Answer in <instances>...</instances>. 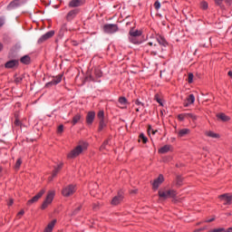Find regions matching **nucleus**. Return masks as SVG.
Returning <instances> with one entry per match:
<instances>
[{"label":"nucleus","mask_w":232,"mask_h":232,"mask_svg":"<svg viewBox=\"0 0 232 232\" xmlns=\"http://www.w3.org/2000/svg\"><path fill=\"white\" fill-rule=\"evenodd\" d=\"M177 185L182 186V177H180V176L177 177Z\"/></svg>","instance_id":"obj_38"},{"label":"nucleus","mask_w":232,"mask_h":232,"mask_svg":"<svg viewBox=\"0 0 232 232\" xmlns=\"http://www.w3.org/2000/svg\"><path fill=\"white\" fill-rule=\"evenodd\" d=\"M23 215H24V210L18 212L17 217H23Z\"/></svg>","instance_id":"obj_47"},{"label":"nucleus","mask_w":232,"mask_h":232,"mask_svg":"<svg viewBox=\"0 0 232 232\" xmlns=\"http://www.w3.org/2000/svg\"><path fill=\"white\" fill-rule=\"evenodd\" d=\"M225 232H232V227L227 228V230H225Z\"/></svg>","instance_id":"obj_54"},{"label":"nucleus","mask_w":232,"mask_h":232,"mask_svg":"<svg viewBox=\"0 0 232 232\" xmlns=\"http://www.w3.org/2000/svg\"><path fill=\"white\" fill-rule=\"evenodd\" d=\"M140 139L142 140L143 144H146L148 142V138L144 135V133L140 134Z\"/></svg>","instance_id":"obj_30"},{"label":"nucleus","mask_w":232,"mask_h":232,"mask_svg":"<svg viewBox=\"0 0 232 232\" xmlns=\"http://www.w3.org/2000/svg\"><path fill=\"white\" fill-rule=\"evenodd\" d=\"M159 197L163 200H166V198H174V197H177V192L173 189L159 190Z\"/></svg>","instance_id":"obj_2"},{"label":"nucleus","mask_w":232,"mask_h":232,"mask_svg":"<svg viewBox=\"0 0 232 232\" xmlns=\"http://www.w3.org/2000/svg\"><path fill=\"white\" fill-rule=\"evenodd\" d=\"M31 61L32 59L29 55H24L20 59V63H22V64H30Z\"/></svg>","instance_id":"obj_22"},{"label":"nucleus","mask_w":232,"mask_h":232,"mask_svg":"<svg viewBox=\"0 0 232 232\" xmlns=\"http://www.w3.org/2000/svg\"><path fill=\"white\" fill-rule=\"evenodd\" d=\"M216 5L218 6H222V3H224V0H215Z\"/></svg>","instance_id":"obj_41"},{"label":"nucleus","mask_w":232,"mask_h":232,"mask_svg":"<svg viewBox=\"0 0 232 232\" xmlns=\"http://www.w3.org/2000/svg\"><path fill=\"white\" fill-rule=\"evenodd\" d=\"M157 53H158L157 50L151 52V55H157Z\"/></svg>","instance_id":"obj_52"},{"label":"nucleus","mask_w":232,"mask_h":232,"mask_svg":"<svg viewBox=\"0 0 232 232\" xmlns=\"http://www.w3.org/2000/svg\"><path fill=\"white\" fill-rule=\"evenodd\" d=\"M87 81H94L93 77H92V75H90L89 77L86 78Z\"/></svg>","instance_id":"obj_51"},{"label":"nucleus","mask_w":232,"mask_h":232,"mask_svg":"<svg viewBox=\"0 0 232 232\" xmlns=\"http://www.w3.org/2000/svg\"><path fill=\"white\" fill-rule=\"evenodd\" d=\"M200 7L202 8V10H208V2L206 1L201 2Z\"/></svg>","instance_id":"obj_33"},{"label":"nucleus","mask_w":232,"mask_h":232,"mask_svg":"<svg viewBox=\"0 0 232 232\" xmlns=\"http://www.w3.org/2000/svg\"><path fill=\"white\" fill-rule=\"evenodd\" d=\"M122 195L119 194L118 196L114 197L111 202L112 206H118V204H121L122 202Z\"/></svg>","instance_id":"obj_15"},{"label":"nucleus","mask_w":232,"mask_h":232,"mask_svg":"<svg viewBox=\"0 0 232 232\" xmlns=\"http://www.w3.org/2000/svg\"><path fill=\"white\" fill-rule=\"evenodd\" d=\"M77 191V187L75 185H68L62 190V195L63 197H72L73 193Z\"/></svg>","instance_id":"obj_4"},{"label":"nucleus","mask_w":232,"mask_h":232,"mask_svg":"<svg viewBox=\"0 0 232 232\" xmlns=\"http://www.w3.org/2000/svg\"><path fill=\"white\" fill-rule=\"evenodd\" d=\"M129 41L130 43H132V44H140V41H139L137 36L129 34Z\"/></svg>","instance_id":"obj_23"},{"label":"nucleus","mask_w":232,"mask_h":232,"mask_svg":"<svg viewBox=\"0 0 232 232\" xmlns=\"http://www.w3.org/2000/svg\"><path fill=\"white\" fill-rule=\"evenodd\" d=\"M188 118V113H183V114H179L178 116V119H179V121H184V119Z\"/></svg>","instance_id":"obj_35"},{"label":"nucleus","mask_w":232,"mask_h":232,"mask_svg":"<svg viewBox=\"0 0 232 232\" xmlns=\"http://www.w3.org/2000/svg\"><path fill=\"white\" fill-rule=\"evenodd\" d=\"M59 83V81L58 80H54V81H52L48 83H46V87L48 88L49 86H53V84H58Z\"/></svg>","instance_id":"obj_34"},{"label":"nucleus","mask_w":232,"mask_h":232,"mask_svg":"<svg viewBox=\"0 0 232 232\" xmlns=\"http://www.w3.org/2000/svg\"><path fill=\"white\" fill-rule=\"evenodd\" d=\"M135 104H137L138 106H143L144 104L142 103V102H140L139 100H137L136 102H135Z\"/></svg>","instance_id":"obj_48"},{"label":"nucleus","mask_w":232,"mask_h":232,"mask_svg":"<svg viewBox=\"0 0 232 232\" xmlns=\"http://www.w3.org/2000/svg\"><path fill=\"white\" fill-rule=\"evenodd\" d=\"M81 114L77 113L73 118H72V123L73 124V126H75V124H77V122H79L81 121Z\"/></svg>","instance_id":"obj_26"},{"label":"nucleus","mask_w":232,"mask_h":232,"mask_svg":"<svg viewBox=\"0 0 232 232\" xmlns=\"http://www.w3.org/2000/svg\"><path fill=\"white\" fill-rule=\"evenodd\" d=\"M61 79H63V75L59 76V81L61 82Z\"/></svg>","instance_id":"obj_60"},{"label":"nucleus","mask_w":232,"mask_h":232,"mask_svg":"<svg viewBox=\"0 0 232 232\" xmlns=\"http://www.w3.org/2000/svg\"><path fill=\"white\" fill-rule=\"evenodd\" d=\"M213 220H215V218L208 219L207 222H213Z\"/></svg>","instance_id":"obj_57"},{"label":"nucleus","mask_w":232,"mask_h":232,"mask_svg":"<svg viewBox=\"0 0 232 232\" xmlns=\"http://www.w3.org/2000/svg\"><path fill=\"white\" fill-rule=\"evenodd\" d=\"M23 81V78H15V82H21Z\"/></svg>","instance_id":"obj_50"},{"label":"nucleus","mask_w":232,"mask_h":232,"mask_svg":"<svg viewBox=\"0 0 232 232\" xmlns=\"http://www.w3.org/2000/svg\"><path fill=\"white\" fill-rule=\"evenodd\" d=\"M119 31V27L115 24H107L103 25V32L105 34H115Z\"/></svg>","instance_id":"obj_6"},{"label":"nucleus","mask_w":232,"mask_h":232,"mask_svg":"<svg viewBox=\"0 0 232 232\" xmlns=\"http://www.w3.org/2000/svg\"><path fill=\"white\" fill-rule=\"evenodd\" d=\"M64 127L63 125H59V133H63Z\"/></svg>","instance_id":"obj_45"},{"label":"nucleus","mask_w":232,"mask_h":232,"mask_svg":"<svg viewBox=\"0 0 232 232\" xmlns=\"http://www.w3.org/2000/svg\"><path fill=\"white\" fill-rule=\"evenodd\" d=\"M193 102H195V95L189 94L184 103V106L188 108V106H189V104H193Z\"/></svg>","instance_id":"obj_16"},{"label":"nucleus","mask_w":232,"mask_h":232,"mask_svg":"<svg viewBox=\"0 0 232 232\" xmlns=\"http://www.w3.org/2000/svg\"><path fill=\"white\" fill-rule=\"evenodd\" d=\"M228 75L232 78V71L228 72Z\"/></svg>","instance_id":"obj_56"},{"label":"nucleus","mask_w":232,"mask_h":232,"mask_svg":"<svg viewBox=\"0 0 232 232\" xmlns=\"http://www.w3.org/2000/svg\"><path fill=\"white\" fill-rule=\"evenodd\" d=\"M97 208H98V205H97V204H94V205H93V209H97Z\"/></svg>","instance_id":"obj_55"},{"label":"nucleus","mask_w":232,"mask_h":232,"mask_svg":"<svg viewBox=\"0 0 232 232\" xmlns=\"http://www.w3.org/2000/svg\"><path fill=\"white\" fill-rule=\"evenodd\" d=\"M217 117L223 122H227V121H229V116L226 115L225 113H218L217 114Z\"/></svg>","instance_id":"obj_21"},{"label":"nucleus","mask_w":232,"mask_h":232,"mask_svg":"<svg viewBox=\"0 0 232 232\" xmlns=\"http://www.w3.org/2000/svg\"><path fill=\"white\" fill-rule=\"evenodd\" d=\"M53 197H55V192H53V190L49 191L45 200L42 204V209H46L48 206L52 204V201L53 200Z\"/></svg>","instance_id":"obj_5"},{"label":"nucleus","mask_w":232,"mask_h":232,"mask_svg":"<svg viewBox=\"0 0 232 232\" xmlns=\"http://www.w3.org/2000/svg\"><path fill=\"white\" fill-rule=\"evenodd\" d=\"M82 3H83L82 0H72L69 3V6L71 8H77V6H82Z\"/></svg>","instance_id":"obj_14"},{"label":"nucleus","mask_w":232,"mask_h":232,"mask_svg":"<svg viewBox=\"0 0 232 232\" xmlns=\"http://www.w3.org/2000/svg\"><path fill=\"white\" fill-rule=\"evenodd\" d=\"M5 24V17H0V28Z\"/></svg>","instance_id":"obj_42"},{"label":"nucleus","mask_w":232,"mask_h":232,"mask_svg":"<svg viewBox=\"0 0 232 232\" xmlns=\"http://www.w3.org/2000/svg\"><path fill=\"white\" fill-rule=\"evenodd\" d=\"M104 128H106V120H103V121L102 120L99 122L98 131H102Z\"/></svg>","instance_id":"obj_24"},{"label":"nucleus","mask_w":232,"mask_h":232,"mask_svg":"<svg viewBox=\"0 0 232 232\" xmlns=\"http://www.w3.org/2000/svg\"><path fill=\"white\" fill-rule=\"evenodd\" d=\"M110 145V140H106L103 144L101 146V150H107V146Z\"/></svg>","instance_id":"obj_31"},{"label":"nucleus","mask_w":232,"mask_h":232,"mask_svg":"<svg viewBox=\"0 0 232 232\" xmlns=\"http://www.w3.org/2000/svg\"><path fill=\"white\" fill-rule=\"evenodd\" d=\"M162 182H164V176H162V174H160L156 179H154V181L152 183L153 189H159V186H160V184H162Z\"/></svg>","instance_id":"obj_9"},{"label":"nucleus","mask_w":232,"mask_h":232,"mask_svg":"<svg viewBox=\"0 0 232 232\" xmlns=\"http://www.w3.org/2000/svg\"><path fill=\"white\" fill-rule=\"evenodd\" d=\"M3 50V44H0V52Z\"/></svg>","instance_id":"obj_58"},{"label":"nucleus","mask_w":232,"mask_h":232,"mask_svg":"<svg viewBox=\"0 0 232 232\" xmlns=\"http://www.w3.org/2000/svg\"><path fill=\"white\" fill-rule=\"evenodd\" d=\"M219 198L225 202V205L231 204L232 195L223 194L219 196Z\"/></svg>","instance_id":"obj_12"},{"label":"nucleus","mask_w":232,"mask_h":232,"mask_svg":"<svg viewBox=\"0 0 232 232\" xmlns=\"http://www.w3.org/2000/svg\"><path fill=\"white\" fill-rule=\"evenodd\" d=\"M119 104L121 105V106H126V104H128V100H126V98L125 97H120L119 98Z\"/></svg>","instance_id":"obj_27"},{"label":"nucleus","mask_w":232,"mask_h":232,"mask_svg":"<svg viewBox=\"0 0 232 232\" xmlns=\"http://www.w3.org/2000/svg\"><path fill=\"white\" fill-rule=\"evenodd\" d=\"M200 231H202V228L197 229V230H195L194 232H200Z\"/></svg>","instance_id":"obj_59"},{"label":"nucleus","mask_w":232,"mask_h":232,"mask_svg":"<svg viewBox=\"0 0 232 232\" xmlns=\"http://www.w3.org/2000/svg\"><path fill=\"white\" fill-rule=\"evenodd\" d=\"M53 177H55V174H53Z\"/></svg>","instance_id":"obj_63"},{"label":"nucleus","mask_w":232,"mask_h":232,"mask_svg":"<svg viewBox=\"0 0 232 232\" xmlns=\"http://www.w3.org/2000/svg\"><path fill=\"white\" fill-rule=\"evenodd\" d=\"M136 111H139V109H136Z\"/></svg>","instance_id":"obj_62"},{"label":"nucleus","mask_w":232,"mask_h":232,"mask_svg":"<svg viewBox=\"0 0 232 232\" xmlns=\"http://www.w3.org/2000/svg\"><path fill=\"white\" fill-rule=\"evenodd\" d=\"M13 204H14V199L10 198L8 203H7V206H13Z\"/></svg>","instance_id":"obj_46"},{"label":"nucleus","mask_w":232,"mask_h":232,"mask_svg":"<svg viewBox=\"0 0 232 232\" xmlns=\"http://www.w3.org/2000/svg\"><path fill=\"white\" fill-rule=\"evenodd\" d=\"M86 150H88V143H81L68 154V158L75 159L76 157H79L82 151H86Z\"/></svg>","instance_id":"obj_1"},{"label":"nucleus","mask_w":232,"mask_h":232,"mask_svg":"<svg viewBox=\"0 0 232 232\" xmlns=\"http://www.w3.org/2000/svg\"><path fill=\"white\" fill-rule=\"evenodd\" d=\"M77 14H79L78 9H73V10L70 11L66 16L67 21H72V20L75 19Z\"/></svg>","instance_id":"obj_13"},{"label":"nucleus","mask_w":232,"mask_h":232,"mask_svg":"<svg viewBox=\"0 0 232 232\" xmlns=\"http://www.w3.org/2000/svg\"><path fill=\"white\" fill-rule=\"evenodd\" d=\"M23 164V160L21 159H18L16 160V163L14 165V169H19V168H21V165Z\"/></svg>","instance_id":"obj_29"},{"label":"nucleus","mask_w":232,"mask_h":232,"mask_svg":"<svg viewBox=\"0 0 232 232\" xmlns=\"http://www.w3.org/2000/svg\"><path fill=\"white\" fill-rule=\"evenodd\" d=\"M19 61L11 60L5 63V68H14V66H18Z\"/></svg>","instance_id":"obj_18"},{"label":"nucleus","mask_w":232,"mask_h":232,"mask_svg":"<svg viewBox=\"0 0 232 232\" xmlns=\"http://www.w3.org/2000/svg\"><path fill=\"white\" fill-rule=\"evenodd\" d=\"M19 6H21V0H14L7 5V10H15V8H19Z\"/></svg>","instance_id":"obj_11"},{"label":"nucleus","mask_w":232,"mask_h":232,"mask_svg":"<svg viewBox=\"0 0 232 232\" xmlns=\"http://www.w3.org/2000/svg\"><path fill=\"white\" fill-rule=\"evenodd\" d=\"M81 206L80 207H78L75 210H74V215L75 214H77V213H79V211H81Z\"/></svg>","instance_id":"obj_49"},{"label":"nucleus","mask_w":232,"mask_h":232,"mask_svg":"<svg viewBox=\"0 0 232 232\" xmlns=\"http://www.w3.org/2000/svg\"><path fill=\"white\" fill-rule=\"evenodd\" d=\"M93 121H95V111H89L86 116V122L89 126L93 124Z\"/></svg>","instance_id":"obj_10"},{"label":"nucleus","mask_w":232,"mask_h":232,"mask_svg":"<svg viewBox=\"0 0 232 232\" xmlns=\"http://www.w3.org/2000/svg\"><path fill=\"white\" fill-rule=\"evenodd\" d=\"M2 169H3L0 167V171H2Z\"/></svg>","instance_id":"obj_61"},{"label":"nucleus","mask_w":232,"mask_h":232,"mask_svg":"<svg viewBox=\"0 0 232 232\" xmlns=\"http://www.w3.org/2000/svg\"><path fill=\"white\" fill-rule=\"evenodd\" d=\"M97 117L99 119V121H106L104 119V111H99L98 114H97Z\"/></svg>","instance_id":"obj_28"},{"label":"nucleus","mask_w":232,"mask_h":232,"mask_svg":"<svg viewBox=\"0 0 232 232\" xmlns=\"http://www.w3.org/2000/svg\"><path fill=\"white\" fill-rule=\"evenodd\" d=\"M157 43L160 44V46L166 45V40L164 38H162V36H160V35H156L154 40L151 42H149L148 44H149V46H155L157 48V50H160L159 48V45L157 44Z\"/></svg>","instance_id":"obj_3"},{"label":"nucleus","mask_w":232,"mask_h":232,"mask_svg":"<svg viewBox=\"0 0 232 232\" xmlns=\"http://www.w3.org/2000/svg\"><path fill=\"white\" fill-rule=\"evenodd\" d=\"M193 73H191V72H189L188 73V82L189 83V84H191V82H193Z\"/></svg>","instance_id":"obj_36"},{"label":"nucleus","mask_w":232,"mask_h":232,"mask_svg":"<svg viewBox=\"0 0 232 232\" xmlns=\"http://www.w3.org/2000/svg\"><path fill=\"white\" fill-rule=\"evenodd\" d=\"M14 126H21V121L19 120H15Z\"/></svg>","instance_id":"obj_44"},{"label":"nucleus","mask_w":232,"mask_h":232,"mask_svg":"<svg viewBox=\"0 0 232 232\" xmlns=\"http://www.w3.org/2000/svg\"><path fill=\"white\" fill-rule=\"evenodd\" d=\"M156 101H157V102H159V104L162 105V102L160 101V99L157 98Z\"/></svg>","instance_id":"obj_53"},{"label":"nucleus","mask_w":232,"mask_h":232,"mask_svg":"<svg viewBox=\"0 0 232 232\" xmlns=\"http://www.w3.org/2000/svg\"><path fill=\"white\" fill-rule=\"evenodd\" d=\"M171 150V145H165L159 150V153L164 154Z\"/></svg>","instance_id":"obj_20"},{"label":"nucleus","mask_w":232,"mask_h":232,"mask_svg":"<svg viewBox=\"0 0 232 232\" xmlns=\"http://www.w3.org/2000/svg\"><path fill=\"white\" fill-rule=\"evenodd\" d=\"M44 193H46V190H40L37 195H35L32 199H29L27 201V206H32V204L37 202V200H39V198H41V197H43Z\"/></svg>","instance_id":"obj_7"},{"label":"nucleus","mask_w":232,"mask_h":232,"mask_svg":"<svg viewBox=\"0 0 232 232\" xmlns=\"http://www.w3.org/2000/svg\"><path fill=\"white\" fill-rule=\"evenodd\" d=\"M156 132H157V130H153V128H151V125L148 126V133H149V135L150 133H152V135H155Z\"/></svg>","instance_id":"obj_32"},{"label":"nucleus","mask_w":232,"mask_h":232,"mask_svg":"<svg viewBox=\"0 0 232 232\" xmlns=\"http://www.w3.org/2000/svg\"><path fill=\"white\" fill-rule=\"evenodd\" d=\"M187 119H192V121H197V117L191 113H187Z\"/></svg>","instance_id":"obj_37"},{"label":"nucleus","mask_w":232,"mask_h":232,"mask_svg":"<svg viewBox=\"0 0 232 232\" xmlns=\"http://www.w3.org/2000/svg\"><path fill=\"white\" fill-rule=\"evenodd\" d=\"M188 133H189L188 129H182L179 131L178 137H185V135H188Z\"/></svg>","instance_id":"obj_25"},{"label":"nucleus","mask_w":232,"mask_h":232,"mask_svg":"<svg viewBox=\"0 0 232 232\" xmlns=\"http://www.w3.org/2000/svg\"><path fill=\"white\" fill-rule=\"evenodd\" d=\"M224 3H226L227 6H231L232 0H224Z\"/></svg>","instance_id":"obj_43"},{"label":"nucleus","mask_w":232,"mask_h":232,"mask_svg":"<svg viewBox=\"0 0 232 232\" xmlns=\"http://www.w3.org/2000/svg\"><path fill=\"white\" fill-rule=\"evenodd\" d=\"M154 6H155L156 10H159L160 8V2H159V1L155 2Z\"/></svg>","instance_id":"obj_39"},{"label":"nucleus","mask_w":232,"mask_h":232,"mask_svg":"<svg viewBox=\"0 0 232 232\" xmlns=\"http://www.w3.org/2000/svg\"><path fill=\"white\" fill-rule=\"evenodd\" d=\"M95 75L96 77H102V73L101 72V71H99L98 69L95 70Z\"/></svg>","instance_id":"obj_40"},{"label":"nucleus","mask_w":232,"mask_h":232,"mask_svg":"<svg viewBox=\"0 0 232 232\" xmlns=\"http://www.w3.org/2000/svg\"><path fill=\"white\" fill-rule=\"evenodd\" d=\"M129 35H132L133 37H140V35H142V32L139 30L130 29L129 32Z\"/></svg>","instance_id":"obj_19"},{"label":"nucleus","mask_w":232,"mask_h":232,"mask_svg":"<svg viewBox=\"0 0 232 232\" xmlns=\"http://www.w3.org/2000/svg\"><path fill=\"white\" fill-rule=\"evenodd\" d=\"M54 34H55V32H53V31L47 32L45 34L42 35L38 39V44H42V43H44V41H48V39L53 37Z\"/></svg>","instance_id":"obj_8"},{"label":"nucleus","mask_w":232,"mask_h":232,"mask_svg":"<svg viewBox=\"0 0 232 232\" xmlns=\"http://www.w3.org/2000/svg\"><path fill=\"white\" fill-rule=\"evenodd\" d=\"M205 135H207V137H210L211 139H220V135L212 130H206Z\"/></svg>","instance_id":"obj_17"}]
</instances>
